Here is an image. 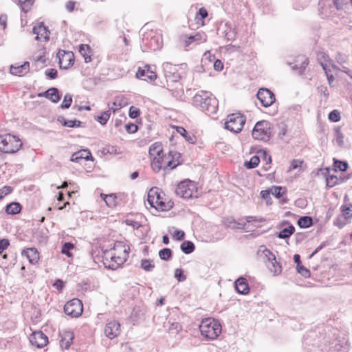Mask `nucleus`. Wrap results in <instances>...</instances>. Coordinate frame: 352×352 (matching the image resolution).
Returning <instances> with one entry per match:
<instances>
[{
	"mask_svg": "<svg viewBox=\"0 0 352 352\" xmlns=\"http://www.w3.org/2000/svg\"><path fill=\"white\" fill-rule=\"evenodd\" d=\"M168 157H171L172 159L166 162L164 165V170L166 169L172 170L176 168L180 163L179 162V159L181 157V154L175 151H170L168 153Z\"/></svg>",
	"mask_w": 352,
	"mask_h": 352,
	"instance_id": "obj_20",
	"label": "nucleus"
},
{
	"mask_svg": "<svg viewBox=\"0 0 352 352\" xmlns=\"http://www.w3.org/2000/svg\"><path fill=\"white\" fill-rule=\"evenodd\" d=\"M136 77L143 80L153 81L156 79L157 75L155 72L151 69L149 65H145L144 68H139L136 72Z\"/></svg>",
	"mask_w": 352,
	"mask_h": 352,
	"instance_id": "obj_16",
	"label": "nucleus"
},
{
	"mask_svg": "<svg viewBox=\"0 0 352 352\" xmlns=\"http://www.w3.org/2000/svg\"><path fill=\"white\" fill-rule=\"evenodd\" d=\"M192 104L199 108L208 115L216 113L218 109V100L208 91H201L192 98Z\"/></svg>",
	"mask_w": 352,
	"mask_h": 352,
	"instance_id": "obj_2",
	"label": "nucleus"
},
{
	"mask_svg": "<svg viewBox=\"0 0 352 352\" xmlns=\"http://www.w3.org/2000/svg\"><path fill=\"white\" fill-rule=\"evenodd\" d=\"M257 98L265 107L271 106L275 102V95L267 88H261L256 94Z\"/></svg>",
	"mask_w": 352,
	"mask_h": 352,
	"instance_id": "obj_12",
	"label": "nucleus"
},
{
	"mask_svg": "<svg viewBox=\"0 0 352 352\" xmlns=\"http://www.w3.org/2000/svg\"><path fill=\"white\" fill-rule=\"evenodd\" d=\"M176 131L182 137H184L188 142L191 144H193L195 142V137L192 135L189 134V133L184 127L176 126Z\"/></svg>",
	"mask_w": 352,
	"mask_h": 352,
	"instance_id": "obj_34",
	"label": "nucleus"
},
{
	"mask_svg": "<svg viewBox=\"0 0 352 352\" xmlns=\"http://www.w3.org/2000/svg\"><path fill=\"white\" fill-rule=\"evenodd\" d=\"M326 172L324 173L325 175V180H326V185L328 188H332L335 186L336 185L340 184L338 177L333 175H329L330 173V168H325Z\"/></svg>",
	"mask_w": 352,
	"mask_h": 352,
	"instance_id": "obj_27",
	"label": "nucleus"
},
{
	"mask_svg": "<svg viewBox=\"0 0 352 352\" xmlns=\"http://www.w3.org/2000/svg\"><path fill=\"white\" fill-rule=\"evenodd\" d=\"M215 58L214 55H212L210 54L209 51L206 52L204 54L203 58L201 60V63H204L206 60H208L210 62H212Z\"/></svg>",
	"mask_w": 352,
	"mask_h": 352,
	"instance_id": "obj_61",
	"label": "nucleus"
},
{
	"mask_svg": "<svg viewBox=\"0 0 352 352\" xmlns=\"http://www.w3.org/2000/svg\"><path fill=\"white\" fill-rule=\"evenodd\" d=\"M223 223L227 228H230L232 230L240 229L245 230L246 223L237 221L232 217H226L223 219Z\"/></svg>",
	"mask_w": 352,
	"mask_h": 352,
	"instance_id": "obj_22",
	"label": "nucleus"
},
{
	"mask_svg": "<svg viewBox=\"0 0 352 352\" xmlns=\"http://www.w3.org/2000/svg\"><path fill=\"white\" fill-rule=\"evenodd\" d=\"M175 277L179 282L184 281L186 278V276L184 274V271L182 269H176L175 270Z\"/></svg>",
	"mask_w": 352,
	"mask_h": 352,
	"instance_id": "obj_57",
	"label": "nucleus"
},
{
	"mask_svg": "<svg viewBox=\"0 0 352 352\" xmlns=\"http://www.w3.org/2000/svg\"><path fill=\"white\" fill-rule=\"evenodd\" d=\"M164 159L153 158V161L151 162V168L153 171L158 173L162 167L164 168Z\"/></svg>",
	"mask_w": 352,
	"mask_h": 352,
	"instance_id": "obj_42",
	"label": "nucleus"
},
{
	"mask_svg": "<svg viewBox=\"0 0 352 352\" xmlns=\"http://www.w3.org/2000/svg\"><path fill=\"white\" fill-rule=\"evenodd\" d=\"M72 102V96L70 94H66L64 96L63 101L60 104L61 109H68Z\"/></svg>",
	"mask_w": 352,
	"mask_h": 352,
	"instance_id": "obj_52",
	"label": "nucleus"
},
{
	"mask_svg": "<svg viewBox=\"0 0 352 352\" xmlns=\"http://www.w3.org/2000/svg\"><path fill=\"white\" fill-rule=\"evenodd\" d=\"M328 118L331 122H338L340 120V118H341L340 113L338 110L334 109L329 113Z\"/></svg>",
	"mask_w": 352,
	"mask_h": 352,
	"instance_id": "obj_54",
	"label": "nucleus"
},
{
	"mask_svg": "<svg viewBox=\"0 0 352 352\" xmlns=\"http://www.w3.org/2000/svg\"><path fill=\"white\" fill-rule=\"evenodd\" d=\"M16 3L24 12H27L32 5V1L31 0H13Z\"/></svg>",
	"mask_w": 352,
	"mask_h": 352,
	"instance_id": "obj_40",
	"label": "nucleus"
},
{
	"mask_svg": "<svg viewBox=\"0 0 352 352\" xmlns=\"http://www.w3.org/2000/svg\"><path fill=\"white\" fill-rule=\"evenodd\" d=\"M60 347L64 349H69L74 338L73 332L69 330H65L60 333Z\"/></svg>",
	"mask_w": 352,
	"mask_h": 352,
	"instance_id": "obj_19",
	"label": "nucleus"
},
{
	"mask_svg": "<svg viewBox=\"0 0 352 352\" xmlns=\"http://www.w3.org/2000/svg\"><path fill=\"white\" fill-rule=\"evenodd\" d=\"M101 197L105 201L107 206L109 208H113L116 205V196L114 194L105 195L102 193Z\"/></svg>",
	"mask_w": 352,
	"mask_h": 352,
	"instance_id": "obj_37",
	"label": "nucleus"
},
{
	"mask_svg": "<svg viewBox=\"0 0 352 352\" xmlns=\"http://www.w3.org/2000/svg\"><path fill=\"white\" fill-rule=\"evenodd\" d=\"M74 248V245L71 242H65L63 243L61 249V253L65 254L68 257H71L72 256V253L71 250Z\"/></svg>",
	"mask_w": 352,
	"mask_h": 352,
	"instance_id": "obj_44",
	"label": "nucleus"
},
{
	"mask_svg": "<svg viewBox=\"0 0 352 352\" xmlns=\"http://www.w3.org/2000/svg\"><path fill=\"white\" fill-rule=\"evenodd\" d=\"M297 223L300 228H308L313 225V219L309 216H303L298 219Z\"/></svg>",
	"mask_w": 352,
	"mask_h": 352,
	"instance_id": "obj_35",
	"label": "nucleus"
},
{
	"mask_svg": "<svg viewBox=\"0 0 352 352\" xmlns=\"http://www.w3.org/2000/svg\"><path fill=\"white\" fill-rule=\"evenodd\" d=\"M22 146L20 139L10 134L0 135V151L5 153H14Z\"/></svg>",
	"mask_w": 352,
	"mask_h": 352,
	"instance_id": "obj_6",
	"label": "nucleus"
},
{
	"mask_svg": "<svg viewBox=\"0 0 352 352\" xmlns=\"http://www.w3.org/2000/svg\"><path fill=\"white\" fill-rule=\"evenodd\" d=\"M45 74L50 79H55L58 76V72L56 69L54 68L46 69Z\"/></svg>",
	"mask_w": 352,
	"mask_h": 352,
	"instance_id": "obj_56",
	"label": "nucleus"
},
{
	"mask_svg": "<svg viewBox=\"0 0 352 352\" xmlns=\"http://www.w3.org/2000/svg\"><path fill=\"white\" fill-rule=\"evenodd\" d=\"M10 245V241L7 239H0V254Z\"/></svg>",
	"mask_w": 352,
	"mask_h": 352,
	"instance_id": "obj_59",
	"label": "nucleus"
},
{
	"mask_svg": "<svg viewBox=\"0 0 352 352\" xmlns=\"http://www.w3.org/2000/svg\"><path fill=\"white\" fill-rule=\"evenodd\" d=\"M57 58L60 69H67L74 63V54L71 51L59 50Z\"/></svg>",
	"mask_w": 352,
	"mask_h": 352,
	"instance_id": "obj_11",
	"label": "nucleus"
},
{
	"mask_svg": "<svg viewBox=\"0 0 352 352\" xmlns=\"http://www.w3.org/2000/svg\"><path fill=\"white\" fill-rule=\"evenodd\" d=\"M201 334L208 340L216 339L221 332V326L218 320L205 318L199 324Z\"/></svg>",
	"mask_w": 352,
	"mask_h": 352,
	"instance_id": "obj_5",
	"label": "nucleus"
},
{
	"mask_svg": "<svg viewBox=\"0 0 352 352\" xmlns=\"http://www.w3.org/2000/svg\"><path fill=\"white\" fill-rule=\"evenodd\" d=\"M163 194V192L157 187H153L149 190L147 195V201L151 207L160 211H166L173 207L171 202L164 201Z\"/></svg>",
	"mask_w": 352,
	"mask_h": 352,
	"instance_id": "obj_4",
	"label": "nucleus"
},
{
	"mask_svg": "<svg viewBox=\"0 0 352 352\" xmlns=\"http://www.w3.org/2000/svg\"><path fill=\"white\" fill-rule=\"evenodd\" d=\"M270 188L267 189V190H261V197L266 200V202L267 204H271V202L269 201V199H270Z\"/></svg>",
	"mask_w": 352,
	"mask_h": 352,
	"instance_id": "obj_62",
	"label": "nucleus"
},
{
	"mask_svg": "<svg viewBox=\"0 0 352 352\" xmlns=\"http://www.w3.org/2000/svg\"><path fill=\"white\" fill-rule=\"evenodd\" d=\"M129 250V248L128 247V250H126L125 248L123 250V252L124 254V257H121L120 256H115L111 254V263H109L108 265L106 262L104 263L106 267H108L111 270H115L118 268V267L123 264V263L126 261V256H128V251Z\"/></svg>",
	"mask_w": 352,
	"mask_h": 352,
	"instance_id": "obj_17",
	"label": "nucleus"
},
{
	"mask_svg": "<svg viewBox=\"0 0 352 352\" xmlns=\"http://www.w3.org/2000/svg\"><path fill=\"white\" fill-rule=\"evenodd\" d=\"M252 138L255 140L267 142L272 136L271 124L267 120H261L256 123L252 131Z\"/></svg>",
	"mask_w": 352,
	"mask_h": 352,
	"instance_id": "obj_7",
	"label": "nucleus"
},
{
	"mask_svg": "<svg viewBox=\"0 0 352 352\" xmlns=\"http://www.w3.org/2000/svg\"><path fill=\"white\" fill-rule=\"evenodd\" d=\"M298 59L300 61V65L298 66L297 64H295L292 67V69L294 71H296L298 74L301 75L304 73L306 67L308 65L309 60L307 58L302 56H298Z\"/></svg>",
	"mask_w": 352,
	"mask_h": 352,
	"instance_id": "obj_28",
	"label": "nucleus"
},
{
	"mask_svg": "<svg viewBox=\"0 0 352 352\" xmlns=\"http://www.w3.org/2000/svg\"><path fill=\"white\" fill-rule=\"evenodd\" d=\"M257 256L264 262H270L275 260V255L265 245H261L257 250Z\"/></svg>",
	"mask_w": 352,
	"mask_h": 352,
	"instance_id": "obj_21",
	"label": "nucleus"
},
{
	"mask_svg": "<svg viewBox=\"0 0 352 352\" xmlns=\"http://www.w3.org/2000/svg\"><path fill=\"white\" fill-rule=\"evenodd\" d=\"M82 160H92L91 152L88 149H82L74 153L71 157V160L75 162H80Z\"/></svg>",
	"mask_w": 352,
	"mask_h": 352,
	"instance_id": "obj_25",
	"label": "nucleus"
},
{
	"mask_svg": "<svg viewBox=\"0 0 352 352\" xmlns=\"http://www.w3.org/2000/svg\"><path fill=\"white\" fill-rule=\"evenodd\" d=\"M245 121V117L240 113L230 114L225 122V129L234 133H239L241 131Z\"/></svg>",
	"mask_w": 352,
	"mask_h": 352,
	"instance_id": "obj_8",
	"label": "nucleus"
},
{
	"mask_svg": "<svg viewBox=\"0 0 352 352\" xmlns=\"http://www.w3.org/2000/svg\"><path fill=\"white\" fill-rule=\"evenodd\" d=\"M346 221L342 216H338L334 221V225L341 229L346 225Z\"/></svg>",
	"mask_w": 352,
	"mask_h": 352,
	"instance_id": "obj_58",
	"label": "nucleus"
},
{
	"mask_svg": "<svg viewBox=\"0 0 352 352\" xmlns=\"http://www.w3.org/2000/svg\"><path fill=\"white\" fill-rule=\"evenodd\" d=\"M163 152L162 145L160 142H155L149 148V155L153 158L160 157L161 153Z\"/></svg>",
	"mask_w": 352,
	"mask_h": 352,
	"instance_id": "obj_29",
	"label": "nucleus"
},
{
	"mask_svg": "<svg viewBox=\"0 0 352 352\" xmlns=\"http://www.w3.org/2000/svg\"><path fill=\"white\" fill-rule=\"evenodd\" d=\"M83 307L81 300L74 298L68 301L64 306V312L72 318H78L82 313Z\"/></svg>",
	"mask_w": 352,
	"mask_h": 352,
	"instance_id": "obj_9",
	"label": "nucleus"
},
{
	"mask_svg": "<svg viewBox=\"0 0 352 352\" xmlns=\"http://www.w3.org/2000/svg\"><path fill=\"white\" fill-rule=\"evenodd\" d=\"M296 271L305 278H309L311 276L310 270L302 264L296 265Z\"/></svg>",
	"mask_w": 352,
	"mask_h": 352,
	"instance_id": "obj_51",
	"label": "nucleus"
},
{
	"mask_svg": "<svg viewBox=\"0 0 352 352\" xmlns=\"http://www.w3.org/2000/svg\"><path fill=\"white\" fill-rule=\"evenodd\" d=\"M225 25L226 27H228L230 28V32H228V29L225 30V38L228 41L234 40L236 33V31L232 29V25L230 23H226Z\"/></svg>",
	"mask_w": 352,
	"mask_h": 352,
	"instance_id": "obj_46",
	"label": "nucleus"
},
{
	"mask_svg": "<svg viewBox=\"0 0 352 352\" xmlns=\"http://www.w3.org/2000/svg\"><path fill=\"white\" fill-rule=\"evenodd\" d=\"M141 267L146 272H151L154 269L155 265L153 264L152 261L149 259H142L141 261Z\"/></svg>",
	"mask_w": 352,
	"mask_h": 352,
	"instance_id": "obj_50",
	"label": "nucleus"
},
{
	"mask_svg": "<svg viewBox=\"0 0 352 352\" xmlns=\"http://www.w3.org/2000/svg\"><path fill=\"white\" fill-rule=\"evenodd\" d=\"M22 256L28 258L30 263L34 265L39 261V253L35 248H30L23 250L21 252Z\"/></svg>",
	"mask_w": 352,
	"mask_h": 352,
	"instance_id": "obj_23",
	"label": "nucleus"
},
{
	"mask_svg": "<svg viewBox=\"0 0 352 352\" xmlns=\"http://www.w3.org/2000/svg\"><path fill=\"white\" fill-rule=\"evenodd\" d=\"M340 211L342 212V217L344 220H348L352 217V204L348 203L342 204L340 207Z\"/></svg>",
	"mask_w": 352,
	"mask_h": 352,
	"instance_id": "obj_32",
	"label": "nucleus"
},
{
	"mask_svg": "<svg viewBox=\"0 0 352 352\" xmlns=\"http://www.w3.org/2000/svg\"><path fill=\"white\" fill-rule=\"evenodd\" d=\"M21 205L18 202H12L6 205V212L8 214H16L21 210Z\"/></svg>",
	"mask_w": 352,
	"mask_h": 352,
	"instance_id": "obj_30",
	"label": "nucleus"
},
{
	"mask_svg": "<svg viewBox=\"0 0 352 352\" xmlns=\"http://www.w3.org/2000/svg\"><path fill=\"white\" fill-rule=\"evenodd\" d=\"M30 342L38 348H43L47 344L48 338L42 331H36L32 334Z\"/></svg>",
	"mask_w": 352,
	"mask_h": 352,
	"instance_id": "obj_15",
	"label": "nucleus"
},
{
	"mask_svg": "<svg viewBox=\"0 0 352 352\" xmlns=\"http://www.w3.org/2000/svg\"><path fill=\"white\" fill-rule=\"evenodd\" d=\"M57 120L64 126L74 128V120H66L63 116H58Z\"/></svg>",
	"mask_w": 352,
	"mask_h": 352,
	"instance_id": "obj_53",
	"label": "nucleus"
},
{
	"mask_svg": "<svg viewBox=\"0 0 352 352\" xmlns=\"http://www.w3.org/2000/svg\"><path fill=\"white\" fill-rule=\"evenodd\" d=\"M78 52L83 56L85 63H89L91 60L90 55L91 48L89 45L80 44L78 47Z\"/></svg>",
	"mask_w": 352,
	"mask_h": 352,
	"instance_id": "obj_31",
	"label": "nucleus"
},
{
	"mask_svg": "<svg viewBox=\"0 0 352 352\" xmlns=\"http://www.w3.org/2000/svg\"><path fill=\"white\" fill-rule=\"evenodd\" d=\"M173 236L178 241H182L184 239L185 233L182 230H175L173 233Z\"/></svg>",
	"mask_w": 352,
	"mask_h": 352,
	"instance_id": "obj_63",
	"label": "nucleus"
},
{
	"mask_svg": "<svg viewBox=\"0 0 352 352\" xmlns=\"http://www.w3.org/2000/svg\"><path fill=\"white\" fill-rule=\"evenodd\" d=\"M335 133H336V141L337 144L342 147L344 146V135L341 131L340 127H336L335 129Z\"/></svg>",
	"mask_w": 352,
	"mask_h": 352,
	"instance_id": "obj_49",
	"label": "nucleus"
},
{
	"mask_svg": "<svg viewBox=\"0 0 352 352\" xmlns=\"http://www.w3.org/2000/svg\"><path fill=\"white\" fill-rule=\"evenodd\" d=\"M164 77L166 82V89L173 97L180 99L184 94V89L180 80L182 78L175 66L169 63L163 64Z\"/></svg>",
	"mask_w": 352,
	"mask_h": 352,
	"instance_id": "obj_1",
	"label": "nucleus"
},
{
	"mask_svg": "<svg viewBox=\"0 0 352 352\" xmlns=\"http://www.w3.org/2000/svg\"><path fill=\"white\" fill-rule=\"evenodd\" d=\"M32 32L36 34L35 39L38 41H47L50 38V32L45 27L43 23H40L32 29Z\"/></svg>",
	"mask_w": 352,
	"mask_h": 352,
	"instance_id": "obj_14",
	"label": "nucleus"
},
{
	"mask_svg": "<svg viewBox=\"0 0 352 352\" xmlns=\"http://www.w3.org/2000/svg\"><path fill=\"white\" fill-rule=\"evenodd\" d=\"M213 67H214V69L217 71V72H220L223 69V63L221 62V60L217 59V60H215L214 63H213Z\"/></svg>",
	"mask_w": 352,
	"mask_h": 352,
	"instance_id": "obj_64",
	"label": "nucleus"
},
{
	"mask_svg": "<svg viewBox=\"0 0 352 352\" xmlns=\"http://www.w3.org/2000/svg\"><path fill=\"white\" fill-rule=\"evenodd\" d=\"M260 162V159L257 155L252 156L249 161H246L244 166L248 169H252L256 167Z\"/></svg>",
	"mask_w": 352,
	"mask_h": 352,
	"instance_id": "obj_41",
	"label": "nucleus"
},
{
	"mask_svg": "<svg viewBox=\"0 0 352 352\" xmlns=\"http://www.w3.org/2000/svg\"><path fill=\"white\" fill-rule=\"evenodd\" d=\"M193 188L194 185L190 180H184L176 186L175 193L184 199H190L193 196Z\"/></svg>",
	"mask_w": 352,
	"mask_h": 352,
	"instance_id": "obj_10",
	"label": "nucleus"
},
{
	"mask_svg": "<svg viewBox=\"0 0 352 352\" xmlns=\"http://www.w3.org/2000/svg\"><path fill=\"white\" fill-rule=\"evenodd\" d=\"M268 268L269 270L273 272L275 275H278L281 273L282 272V267L281 265L276 261V259L275 258L274 261L268 262Z\"/></svg>",
	"mask_w": 352,
	"mask_h": 352,
	"instance_id": "obj_39",
	"label": "nucleus"
},
{
	"mask_svg": "<svg viewBox=\"0 0 352 352\" xmlns=\"http://www.w3.org/2000/svg\"><path fill=\"white\" fill-rule=\"evenodd\" d=\"M333 166L335 171L339 170L342 172L346 171L349 167L348 163L346 161L339 160L336 158H333Z\"/></svg>",
	"mask_w": 352,
	"mask_h": 352,
	"instance_id": "obj_38",
	"label": "nucleus"
},
{
	"mask_svg": "<svg viewBox=\"0 0 352 352\" xmlns=\"http://www.w3.org/2000/svg\"><path fill=\"white\" fill-rule=\"evenodd\" d=\"M182 251L186 254H189L194 252L195 247L194 243L190 241H184L180 245Z\"/></svg>",
	"mask_w": 352,
	"mask_h": 352,
	"instance_id": "obj_36",
	"label": "nucleus"
},
{
	"mask_svg": "<svg viewBox=\"0 0 352 352\" xmlns=\"http://www.w3.org/2000/svg\"><path fill=\"white\" fill-rule=\"evenodd\" d=\"M140 115V111L138 108L131 106L129 108V116L131 118H137Z\"/></svg>",
	"mask_w": 352,
	"mask_h": 352,
	"instance_id": "obj_55",
	"label": "nucleus"
},
{
	"mask_svg": "<svg viewBox=\"0 0 352 352\" xmlns=\"http://www.w3.org/2000/svg\"><path fill=\"white\" fill-rule=\"evenodd\" d=\"M120 324L118 321L112 320L106 324L104 329L105 336L109 339L117 337L120 333Z\"/></svg>",
	"mask_w": 352,
	"mask_h": 352,
	"instance_id": "obj_13",
	"label": "nucleus"
},
{
	"mask_svg": "<svg viewBox=\"0 0 352 352\" xmlns=\"http://www.w3.org/2000/svg\"><path fill=\"white\" fill-rule=\"evenodd\" d=\"M7 258H8L7 254H0V268H1L3 271V272L6 274L8 273V266H9V263L7 261Z\"/></svg>",
	"mask_w": 352,
	"mask_h": 352,
	"instance_id": "obj_47",
	"label": "nucleus"
},
{
	"mask_svg": "<svg viewBox=\"0 0 352 352\" xmlns=\"http://www.w3.org/2000/svg\"><path fill=\"white\" fill-rule=\"evenodd\" d=\"M159 256L162 260L168 261L172 257V250L170 248H163L160 250Z\"/></svg>",
	"mask_w": 352,
	"mask_h": 352,
	"instance_id": "obj_48",
	"label": "nucleus"
},
{
	"mask_svg": "<svg viewBox=\"0 0 352 352\" xmlns=\"http://www.w3.org/2000/svg\"><path fill=\"white\" fill-rule=\"evenodd\" d=\"M30 69V63L25 61L23 64L20 65H11L10 67V72L12 75L21 76L26 74Z\"/></svg>",
	"mask_w": 352,
	"mask_h": 352,
	"instance_id": "obj_24",
	"label": "nucleus"
},
{
	"mask_svg": "<svg viewBox=\"0 0 352 352\" xmlns=\"http://www.w3.org/2000/svg\"><path fill=\"white\" fill-rule=\"evenodd\" d=\"M111 116V112L109 110L105 111L101 113L100 115L98 116L96 118V120L102 125H104L107 124Z\"/></svg>",
	"mask_w": 352,
	"mask_h": 352,
	"instance_id": "obj_43",
	"label": "nucleus"
},
{
	"mask_svg": "<svg viewBox=\"0 0 352 352\" xmlns=\"http://www.w3.org/2000/svg\"><path fill=\"white\" fill-rule=\"evenodd\" d=\"M125 129L129 133H134L138 131V126L133 123H128L125 125Z\"/></svg>",
	"mask_w": 352,
	"mask_h": 352,
	"instance_id": "obj_60",
	"label": "nucleus"
},
{
	"mask_svg": "<svg viewBox=\"0 0 352 352\" xmlns=\"http://www.w3.org/2000/svg\"><path fill=\"white\" fill-rule=\"evenodd\" d=\"M295 232V228L293 225H289L288 227L283 228L277 234L279 239H287L290 237Z\"/></svg>",
	"mask_w": 352,
	"mask_h": 352,
	"instance_id": "obj_33",
	"label": "nucleus"
},
{
	"mask_svg": "<svg viewBox=\"0 0 352 352\" xmlns=\"http://www.w3.org/2000/svg\"><path fill=\"white\" fill-rule=\"evenodd\" d=\"M162 36L160 30H149L142 34L141 48L142 52L155 51L162 46Z\"/></svg>",
	"mask_w": 352,
	"mask_h": 352,
	"instance_id": "obj_3",
	"label": "nucleus"
},
{
	"mask_svg": "<svg viewBox=\"0 0 352 352\" xmlns=\"http://www.w3.org/2000/svg\"><path fill=\"white\" fill-rule=\"evenodd\" d=\"M284 189L282 186H273L270 188V194L279 199L283 195L285 192Z\"/></svg>",
	"mask_w": 352,
	"mask_h": 352,
	"instance_id": "obj_45",
	"label": "nucleus"
},
{
	"mask_svg": "<svg viewBox=\"0 0 352 352\" xmlns=\"http://www.w3.org/2000/svg\"><path fill=\"white\" fill-rule=\"evenodd\" d=\"M38 96L45 97L54 103H57L61 98L59 90L56 87H51L44 92L38 93Z\"/></svg>",
	"mask_w": 352,
	"mask_h": 352,
	"instance_id": "obj_18",
	"label": "nucleus"
},
{
	"mask_svg": "<svg viewBox=\"0 0 352 352\" xmlns=\"http://www.w3.org/2000/svg\"><path fill=\"white\" fill-rule=\"evenodd\" d=\"M235 289L236 292L241 294H247L249 291V285L246 278L243 277H239L235 280L234 283Z\"/></svg>",
	"mask_w": 352,
	"mask_h": 352,
	"instance_id": "obj_26",
	"label": "nucleus"
}]
</instances>
